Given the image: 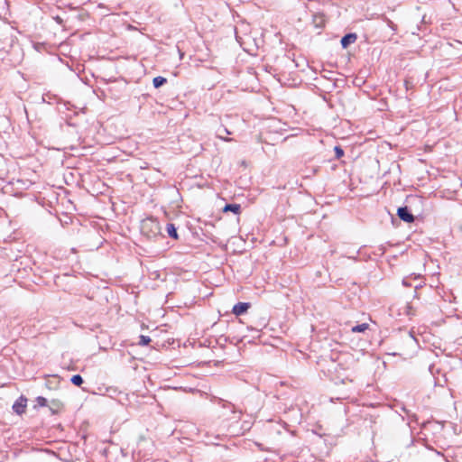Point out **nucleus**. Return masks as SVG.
<instances>
[{"label":"nucleus","mask_w":462,"mask_h":462,"mask_svg":"<svg viewBox=\"0 0 462 462\" xmlns=\"http://www.w3.org/2000/svg\"><path fill=\"white\" fill-rule=\"evenodd\" d=\"M224 211H232L235 214H238L240 212V205L238 204H226L224 208Z\"/></svg>","instance_id":"0eeeda50"},{"label":"nucleus","mask_w":462,"mask_h":462,"mask_svg":"<svg viewBox=\"0 0 462 462\" xmlns=\"http://www.w3.org/2000/svg\"><path fill=\"white\" fill-rule=\"evenodd\" d=\"M335 151H336L337 158H340L344 154L343 150L341 148H339V147H336Z\"/></svg>","instance_id":"2eb2a0df"},{"label":"nucleus","mask_w":462,"mask_h":462,"mask_svg":"<svg viewBox=\"0 0 462 462\" xmlns=\"http://www.w3.org/2000/svg\"><path fill=\"white\" fill-rule=\"evenodd\" d=\"M402 283H403L405 286L410 285V284L407 282V280H406V279H404V280L402 281Z\"/></svg>","instance_id":"dca6fc26"},{"label":"nucleus","mask_w":462,"mask_h":462,"mask_svg":"<svg viewBox=\"0 0 462 462\" xmlns=\"http://www.w3.org/2000/svg\"><path fill=\"white\" fill-rule=\"evenodd\" d=\"M166 79L161 76L155 77L152 80L154 88H158L166 83Z\"/></svg>","instance_id":"9d476101"},{"label":"nucleus","mask_w":462,"mask_h":462,"mask_svg":"<svg viewBox=\"0 0 462 462\" xmlns=\"http://www.w3.org/2000/svg\"><path fill=\"white\" fill-rule=\"evenodd\" d=\"M166 230H167L169 236L175 238V239L178 237L176 228L173 224H167Z\"/></svg>","instance_id":"1a4fd4ad"},{"label":"nucleus","mask_w":462,"mask_h":462,"mask_svg":"<svg viewBox=\"0 0 462 462\" xmlns=\"http://www.w3.org/2000/svg\"><path fill=\"white\" fill-rule=\"evenodd\" d=\"M147 226H151V228H152L153 234H157L160 230L158 222H156L155 220H153L152 218L146 219L145 221L143 222V226H142L143 230H144Z\"/></svg>","instance_id":"39448f33"},{"label":"nucleus","mask_w":462,"mask_h":462,"mask_svg":"<svg viewBox=\"0 0 462 462\" xmlns=\"http://www.w3.org/2000/svg\"><path fill=\"white\" fill-rule=\"evenodd\" d=\"M26 405H27V399L21 396L14 403L13 410L17 414H23L25 411Z\"/></svg>","instance_id":"f03ea898"},{"label":"nucleus","mask_w":462,"mask_h":462,"mask_svg":"<svg viewBox=\"0 0 462 462\" xmlns=\"http://www.w3.org/2000/svg\"><path fill=\"white\" fill-rule=\"evenodd\" d=\"M402 313L407 316H413L415 314L412 306L410 303H406L403 308L402 309Z\"/></svg>","instance_id":"9b49d317"},{"label":"nucleus","mask_w":462,"mask_h":462,"mask_svg":"<svg viewBox=\"0 0 462 462\" xmlns=\"http://www.w3.org/2000/svg\"><path fill=\"white\" fill-rule=\"evenodd\" d=\"M151 342V338L148 336H140L139 344L142 346H146Z\"/></svg>","instance_id":"ddd939ff"},{"label":"nucleus","mask_w":462,"mask_h":462,"mask_svg":"<svg viewBox=\"0 0 462 462\" xmlns=\"http://www.w3.org/2000/svg\"><path fill=\"white\" fill-rule=\"evenodd\" d=\"M71 383L77 386H79L83 383V378L79 374H75L71 377Z\"/></svg>","instance_id":"f8f14e48"},{"label":"nucleus","mask_w":462,"mask_h":462,"mask_svg":"<svg viewBox=\"0 0 462 462\" xmlns=\"http://www.w3.org/2000/svg\"><path fill=\"white\" fill-rule=\"evenodd\" d=\"M368 328L367 323H362L356 326L352 327L351 331L353 333H363Z\"/></svg>","instance_id":"6e6552de"},{"label":"nucleus","mask_w":462,"mask_h":462,"mask_svg":"<svg viewBox=\"0 0 462 462\" xmlns=\"http://www.w3.org/2000/svg\"><path fill=\"white\" fill-rule=\"evenodd\" d=\"M398 217L406 223L414 221L413 215L410 212L407 207L399 208L397 210Z\"/></svg>","instance_id":"f257e3e1"},{"label":"nucleus","mask_w":462,"mask_h":462,"mask_svg":"<svg viewBox=\"0 0 462 462\" xmlns=\"http://www.w3.org/2000/svg\"><path fill=\"white\" fill-rule=\"evenodd\" d=\"M231 133L228 131V129H226V127H220L217 131V137L219 138V139H222L226 142H230L232 141L231 138H227L225 136V134H230Z\"/></svg>","instance_id":"423d86ee"},{"label":"nucleus","mask_w":462,"mask_h":462,"mask_svg":"<svg viewBox=\"0 0 462 462\" xmlns=\"http://www.w3.org/2000/svg\"><path fill=\"white\" fill-rule=\"evenodd\" d=\"M249 307H250V304L247 302H239L233 307L232 311L235 315L240 316V315L244 314L245 312H246V310L249 309Z\"/></svg>","instance_id":"7ed1b4c3"},{"label":"nucleus","mask_w":462,"mask_h":462,"mask_svg":"<svg viewBox=\"0 0 462 462\" xmlns=\"http://www.w3.org/2000/svg\"><path fill=\"white\" fill-rule=\"evenodd\" d=\"M357 39V36L356 33H348L346 34L341 39V45L344 49L347 48L350 44L354 43Z\"/></svg>","instance_id":"20e7f679"},{"label":"nucleus","mask_w":462,"mask_h":462,"mask_svg":"<svg viewBox=\"0 0 462 462\" xmlns=\"http://www.w3.org/2000/svg\"><path fill=\"white\" fill-rule=\"evenodd\" d=\"M36 402L40 406L47 405V400L44 397H42V396L37 397Z\"/></svg>","instance_id":"4468645a"}]
</instances>
